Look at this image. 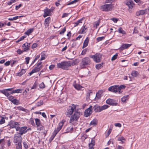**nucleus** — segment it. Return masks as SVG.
Returning <instances> with one entry per match:
<instances>
[{"label":"nucleus","instance_id":"nucleus-8","mask_svg":"<svg viewBox=\"0 0 149 149\" xmlns=\"http://www.w3.org/2000/svg\"><path fill=\"white\" fill-rule=\"evenodd\" d=\"M42 62H41L38 63L32 70V71L29 73L30 75H31L37 72H39L42 68Z\"/></svg>","mask_w":149,"mask_h":149},{"label":"nucleus","instance_id":"nucleus-60","mask_svg":"<svg viewBox=\"0 0 149 149\" xmlns=\"http://www.w3.org/2000/svg\"><path fill=\"white\" fill-rule=\"evenodd\" d=\"M24 52V50H21L20 49H18L17 50V52L18 54H20Z\"/></svg>","mask_w":149,"mask_h":149},{"label":"nucleus","instance_id":"nucleus-5","mask_svg":"<svg viewBox=\"0 0 149 149\" xmlns=\"http://www.w3.org/2000/svg\"><path fill=\"white\" fill-rule=\"evenodd\" d=\"M80 113L77 111H75L74 114H72L70 117L69 120V123L73 124L74 122H77L80 116Z\"/></svg>","mask_w":149,"mask_h":149},{"label":"nucleus","instance_id":"nucleus-4","mask_svg":"<svg viewBox=\"0 0 149 149\" xmlns=\"http://www.w3.org/2000/svg\"><path fill=\"white\" fill-rule=\"evenodd\" d=\"M71 63L70 61H64L57 63L58 68H61L65 70H68L70 67L71 66Z\"/></svg>","mask_w":149,"mask_h":149},{"label":"nucleus","instance_id":"nucleus-12","mask_svg":"<svg viewBox=\"0 0 149 149\" xmlns=\"http://www.w3.org/2000/svg\"><path fill=\"white\" fill-rule=\"evenodd\" d=\"M92 106H90L86 110L84 113V116L87 117L89 116L92 113Z\"/></svg>","mask_w":149,"mask_h":149},{"label":"nucleus","instance_id":"nucleus-30","mask_svg":"<svg viewBox=\"0 0 149 149\" xmlns=\"http://www.w3.org/2000/svg\"><path fill=\"white\" fill-rule=\"evenodd\" d=\"M35 121L36 124L37 126V127L38 126H39L41 125L42 124L41 123V122L40 120L38 118H35Z\"/></svg>","mask_w":149,"mask_h":149},{"label":"nucleus","instance_id":"nucleus-23","mask_svg":"<svg viewBox=\"0 0 149 149\" xmlns=\"http://www.w3.org/2000/svg\"><path fill=\"white\" fill-rule=\"evenodd\" d=\"M89 38L88 37H87L84 42L83 46L82 47L83 49L84 48L88 46L89 42Z\"/></svg>","mask_w":149,"mask_h":149},{"label":"nucleus","instance_id":"nucleus-57","mask_svg":"<svg viewBox=\"0 0 149 149\" xmlns=\"http://www.w3.org/2000/svg\"><path fill=\"white\" fill-rule=\"evenodd\" d=\"M67 130L68 131V132H72L73 130V127H68Z\"/></svg>","mask_w":149,"mask_h":149},{"label":"nucleus","instance_id":"nucleus-6","mask_svg":"<svg viewBox=\"0 0 149 149\" xmlns=\"http://www.w3.org/2000/svg\"><path fill=\"white\" fill-rule=\"evenodd\" d=\"M91 63V60L89 58L86 57L82 59L80 63V66L81 68H85L86 66L89 65Z\"/></svg>","mask_w":149,"mask_h":149},{"label":"nucleus","instance_id":"nucleus-48","mask_svg":"<svg viewBox=\"0 0 149 149\" xmlns=\"http://www.w3.org/2000/svg\"><path fill=\"white\" fill-rule=\"evenodd\" d=\"M29 123L33 126L35 125L34 120L32 118H30L29 121Z\"/></svg>","mask_w":149,"mask_h":149},{"label":"nucleus","instance_id":"nucleus-56","mask_svg":"<svg viewBox=\"0 0 149 149\" xmlns=\"http://www.w3.org/2000/svg\"><path fill=\"white\" fill-rule=\"evenodd\" d=\"M12 102L15 104L17 105L18 104V102L16 99H14Z\"/></svg>","mask_w":149,"mask_h":149},{"label":"nucleus","instance_id":"nucleus-26","mask_svg":"<svg viewBox=\"0 0 149 149\" xmlns=\"http://www.w3.org/2000/svg\"><path fill=\"white\" fill-rule=\"evenodd\" d=\"M87 29V28L86 27V25H83L79 31V33L80 34L85 33V31Z\"/></svg>","mask_w":149,"mask_h":149},{"label":"nucleus","instance_id":"nucleus-34","mask_svg":"<svg viewBox=\"0 0 149 149\" xmlns=\"http://www.w3.org/2000/svg\"><path fill=\"white\" fill-rule=\"evenodd\" d=\"M117 31L118 33H121L123 34H125L126 33L125 31H124L121 27L118 28Z\"/></svg>","mask_w":149,"mask_h":149},{"label":"nucleus","instance_id":"nucleus-31","mask_svg":"<svg viewBox=\"0 0 149 149\" xmlns=\"http://www.w3.org/2000/svg\"><path fill=\"white\" fill-rule=\"evenodd\" d=\"M83 18H81L78 20L77 22H75L74 23V26L76 27L78 25H79V24L80 23H82V21L83 20Z\"/></svg>","mask_w":149,"mask_h":149},{"label":"nucleus","instance_id":"nucleus-19","mask_svg":"<svg viewBox=\"0 0 149 149\" xmlns=\"http://www.w3.org/2000/svg\"><path fill=\"white\" fill-rule=\"evenodd\" d=\"M103 91L100 90L98 91V92L96 94V97L95 99L96 100H99L100 99L101 97L102 96Z\"/></svg>","mask_w":149,"mask_h":149},{"label":"nucleus","instance_id":"nucleus-47","mask_svg":"<svg viewBox=\"0 0 149 149\" xmlns=\"http://www.w3.org/2000/svg\"><path fill=\"white\" fill-rule=\"evenodd\" d=\"M105 38V37L104 36L99 37L96 38V40L97 42L103 40Z\"/></svg>","mask_w":149,"mask_h":149},{"label":"nucleus","instance_id":"nucleus-53","mask_svg":"<svg viewBox=\"0 0 149 149\" xmlns=\"http://www.w3.org/2000/svg\"><path fill=\"white\" fill-rule=\"evenodd\" d=\"M118 54L117 53L113 55L112 57L111 60L112 61L115 60L117 58Z\"/></svg>","mask_w":149,"mask_h":149},{"label":"nucleus","instance_id":"nucleus-64","mask_svg":"<svg viewBox=\"0 0 149 149\" xmlns=\"http://www.w3.org/2000/svg\"><path fill=\"white\" fill-rule=\"evenodd\" d=\"M26 62L27 64H29L30 60V58L29 57H26L25 58Z\"/></svg>","mask_w":149,"mask_h":149},{"label":"nucleus","instance_id":"nucleus-13","mask_svg":"<svg viewBox=\"0 0 149 149\" xmlns=\"http://www.w3.org/2000/svg\"><path fill=\"white\" fill-rule=\"evenodd\" d=\"M8 125L9 126L10 128H15L16 130V128L18 127V126L19 125V124L18 122L11 120Z\"/></svg>","mask_w":149,"mask_h":149},{"label":"nucleus","instance_id":"nucleus-46","mask_svg":"<svg viewBox=\"0 0 149 149\" xmlns=\"http://www.w3.org/2000/svg\"><path fill=\"white\" fill-rule=\"evenodd\" d=\"M1 119L0 120V125H2L5 123L6 121L5 120V118L2 117L1 118Z\"/></svg>","mask_w":149,"mask_h":149},{"label":"nucleus","instance_id":"nucleus-9","mask_svg":"<svg viewBox=\"0 0 149 149\" xmlns=\"http://www.w3.org/2000/svg\"><path fill=\"white\" fill-rule=\"evenodd\" d=\"M90 58L93 59V60L96 63L100 62L102 59V55L100 53H96L94 55H90Z\"/></svg>","mask_w":149,"mask_h":149},{"label":"nucleus","instance_id":"nucleus-28","mask_svg":"<svg viewBox=\"0 0 149 149\" xmlns=\"http://www.w3.org/2000/svg\"><path fill=\"white\" fill-rule=\"evenodd\" d=\"M23 90V89H18L16 90H15L14 91H13V92H10V94H13L14 93H21L22 92V91Z\"/></svg>","mask_w":149,"mask_h":149},{"label":"nucleus","instance_id":"nucleus-36","mask_svg":"<svg viewBox=\"0 0 149 149\" xmlns=\"http://www.w3.org/2000/svg\"><path fill=\"white\" fill-rule=\"evenodd\" d=\"M80 0H74L71 1L69 2L66 5L67 6L70 5L75 3L79 1Z\"/></svg>","mask_w":149,"mask_h":149},{"label":"nucleus","instance_id":"nucleus-40","mask_svg":"<svg viewBox=\"0 0 149 149\" xmlns=\"http://www.w3.org/2000/svg\"><path fill=\"white\" fill-rule=\"evenodd\" d=\"M37 130H38L39 131H41L45 129L44 127L43 126L42 124L39 126H38L37 127Z\"/></svg>","mask_w":149,"mask_h":149},{"label":"nucleus","instance_id":"nucleus-7","mask_svg":"<svg viewBox=\"0 0 149 149\" xmlns=\"http://www.w3.org/2000/svg\"><path fill=\"white\" fill-rule=\"evenodd\" d=\"M113 8L111 3L103 5L100 6V9L103 11L108 12L111 10Z\"/></svg>","mask_w":149,"mask_h":149},{"label":"nucleus","instance_id":"nucleus-62","mask_svg":"<svg viewBox=\"0 0 149 149\" xmlns=\"http://www.w3.org/2000/svg\"><path fill=\"white\" fill-rule=\"evenodd\" d=\"M87 51V50L86 49H85L83 50L82 51L81 54L82 55H85L86 54V52Z\"/></svg>","mask_w":149,"mask_h":149},{"label":"nucleus","instance_id":"nucleus-16","mask_svg":"<svg viewBox=\"0 0 149 149\" xmlns=\"http://www.w3.org/2000/svg\"><path fill=\"white\" fill-rule=\"evenodd\" d=\"M14 143H21L22 142V137L20 135L15 136L14 137Z\"/></svg>","mask_w":149,"mask_h":149},{"label":"nucleus","instance_id":"nucleus-61","mask_svg":"<svg viewBox=\"0 0 149 149\" xmlns=\"http://www.w3.org/2000/svg\"><path fill=\"white\" fill-rule=\"evenodd\" d=\"M38 46V44L36 43H34L31 46V48L33 49L36 47Z\"/></svg>","mask_w":149,"mask_h":149},{"label":"nucleus","instance_id":"nucleus-11","mask_svg":"<svg viewBox=\"0 0 149 149\" xmlns=\"http://www.w3.org/2000/svg\"><path fill=\"white\" fill-rule=\"evenodd\" d=\"M52 11V10L46 7L43 10L44 13L43 15V17L45 18L48 16H51L52 15L51 13Z\"/></svg>","mask_w":149,"mask_h":149},{"label":"nucleus","instance_id":"nucleus-22","mask_svg":"<svg viewBox=\"0 0 149 149\" xmlns=\"http://www.w3.org/2000/svg\"><path fill=\"white\" fill-rule=\"evenodd\" d=\"M146 10H142L137 12L136 13V15L137 16L142 15L146 13Z\"/></svg>","mask_w":149,"mask_h":149},{"label":"nucleus","instance_id":"nucleus-21","mask_svg":"<svg viewBox=\"0 0 149 149\" xmlns=\"http://www.w3.org/2000/svg\"><path fill=\"white\" fill-rule=\"evenodd\" d=\"M51 19V18L50 17H48L45 19L44 25L46 27L49 26Z\"/></svg>","mask_w":149,"mask_h":149},{"label":"nucleus","instance_id":"nucleus-54","mask_svg":"<svg viewBox=\"0 0 149 149\" xmlns=\"http://www.w3.org/2000/svg\"><path fill=\"white\" fill-rule=\"evenodd\" d=\"M39 87L41 88H44L45 87V85L43 82H42L40 84Z\"/></svg>","mask_w":149,"mask_h":149},{"label":"nucleus","instance_id":"nucleus-35","mask_svg":"<svg viewBox=\"0 0 149 149\" xmlns=\"http://www.w3.org/2000/svg\"><path fill=\"white\" fill-rule=\"evenodd\" d=\"M22 17V16H16L13 18H9L8 19L10 21L15 20L19 18H20Z\"/></svg>","mask_w":149,"mask_h":149},{"label":"nucleus","instance_id":"nucleus-29","mask_svg":"<svg viewBox=\"0 0 149 149\" xmlns=\"http://www.w3.org/2000/svg\"><path fill=\"white\" fill-rule=\"evenodd\" d=\"M95 145V142L92 140L91 142L89 144V148L88 149H94L93 146Z\"/></svg>","mask_w":149,"mask_h":149},{"label":"nucleus","instance_id":"nucleus-63","mask_svg":"<svg viewBox=\"0 0 149 149\" xmlns=\"http://www.w3.org/2000/svg\"><path fill=\"white\" fill-rule=\"evenodd\" d=\"M114 125L116 127H120L122 126V125L120 123H115L114 124Z\"/></svg>","mask_w":149,"mask_h":149},{"label":"nucleus","instance_id":"nucleus-45","mask_svg":"<svg viewBox=\"0 0 149 149\" xmlns=\"http://www.w3.org/2000/svg\"><path fill=\"white\" fill-rule=\"evenodd\" d=\"M109 107L107 105H104L102 106H101L102 111L103 110H105L107 109Z\"/></svg>","mask_w":149,"mask_h":149},{"label":"nucleus","instance_id":"nucleus-42","mask_svg":"<svg viewBox=\"0 0 149 149\" xmlns=\"http://www.w3.org/2000/svg\"><path fill=\"white\" fill-rule=\"evenodd\" d=\"M100 23V19H99L98 21H96L95 22L94 25V27H95L96 28H97L98 26L99 25Z\"/></svg>","mask_w":149,"mask_h":149},{"label":"nucleus","instance_id":"nucleus-59","mask_svg":"<svg viewBox=\"0 0 149 149\" xmlns=\"http://www.w3.org/2000/svg\"><path fill=\"white\" fill-rule=\"evenodd\" d=\"M8 99L11 102L14 99V97L13 96H9L8 97Z\"/></svg>","mask_w":149,"mask_h":149},{"label":"nucleus","instance_id":"nucleus-51","mask_svg":"<svg viewBox=\"0 0 149 149\" xmlns=\"http://www.w3.org/2000/svg\"><path fill=\"white\" fill-rule=\"evenodd\" d=\"M26 37V36H24L20 37L17 41V42H19L23 40Z\"/></svg>","mask_w":149,"mask_h":149},{"label":"nucleus","instance_id":"nucleus-17","mask_svg":"<svg viewBox=\"0 0 149 149\" xmlns=\"http://www.w3.org/2000/svg\"><path fill=\"white\" fill-rule=\"evenodd\" d=\"M132 45V44H123L122 45L120 48L121 50H123L128 48Z\"/></svg>","mask_w":149,"mask_h":149},{"label":"nucleus","instance_id":"nucleus-25","mask_svg":"<svg viewBox=\"0 0 149 149\" xmlns=\"http://www.w3.org/2000/svg\"><path fill=\"white\" fill-rule=\"evenodd\" d=\"M26 71V69H22L20 72L17 73H16V75L17 76L21 77L22 75L25 74Z\"/></svg>","mask_w":149,"mask_h":149},{"label":"nucleus","instance_id":"nucleus-18","mask_svg":"<svg viewBox=\"0 0 149 149\" xmlns=\"http://www.w3.org/2000/svg\"><path fill=\"white\" fill-rule=\"evenodd\" d=\"M10 89H4L3 90H0V93H2L5 95L6 96L8 97L10 95L9 93H8V91H10Z\"/></svg>","mask_w":149,"mask_h":149},{"label":"nucleus","instance_id":"nucleus-3","mask_svg":"<svg viewBox=\"0 0 149 149\" xmlns=\"http://www.w3.org/2000/svg\"><path fill=\"white\" fill-rule=\"evenodd\" d=\"M76 105L72 104L68 107L66 109L65 114L68 117H70L73 113V112L76 111Z\"/></svg>","mask_w":149,"mask_h":149},{"label":"nucleus","instance_id":"nucleus-43","mask_svg":"<svg viewBox=\"0 0 149 149\" xmlns=\"http://www.w3.org/2000/svg\"><path fill=\"white\" fill-rule=\"evenodd\" d=\"M73 86L76 89L78 90H79L81 87V86L80 85L77 84H74Z\"/></svg>","mask_w":149,"mask_h":149},{"label":"nucleus","instance_id":"nucleus-38","mask_svg":"<svg viewBox=\"0 0 149 149\" xmlns=\"http://www.w3.org/2000/svg\"><path fill=\"white\" fill-rule=\"evenodd\" d=\"M33 29H29L25 32V34L29 36L31 34V33L33 32Z\"/></svg>","mask_w":149,"mask_h":149},{"label":"nucleus","instance_id":"nucleus-37","mask_svg":"<svg viewBox=\"0 0 149 149\" xmlns=\"http://www.w3.org/2000/svg\"><path fill=\"white\" fill-rule=\"evenodd\" d=\"M131 74L133 77H136L139 75V74L137 71H133L132 72Z\"/></svg>","mask_w":149,"mask_h":149},{"label":"nucleus","instance_id":"nucleus-24","mask_svg":"<svg viewBox=\"0 0 149 149\" xmlns=\"http://www.w3.org/2000/svg\"><path fill=\"white\" fill-rule=\"evenodd\" d=\"M93 108L94 111L95 112H100L102 111L101 106H98L97 105L94 106Z\"/></svg>","mask_w":149,"mask_h":149},{"label":"nucleus","instance_id":"nucleus-27","mask_svg":"<svg viewBox=\"0 0 149 149\" xmlns=\"http://www.w3.org/2000/svg\"><path fill=\"white\" fill-rule=\"evenodd\" d=\"M116 137L117 138V140L118 141H122V140L125 141L126 140V139H125L124 137L121 135H118Z\"/></svg>","mask_w":149,"mask_h":149},{"label":"nucleus","instance_id":"nucleus-55","mask_svg":"<svg viewBox=\"0 0 149 149\" xmlns=\"http://www.w3.org/2000/svg\"><path fill=\"white\" fill-rule=\"evenodd\" d=\"M17 149H22L21 143H17V146H16Z\"/></svg>","mask_w":149,"mask_h":149},{"label":"nucleus","instance_id":"nucleus-58","mask_svg":"<svg viewBox=\"0 0 149 149\" xmlns=\"http://www.w3.org/2000/svg\"><path fill=\"white\" fill-rule=\"evenodd\" d=\"M66 29L65 27H64L62 30L60 32V34H63L66 31Z\"/></svg>","mask_w":149,"mask_h":149},{"label":"nucleus","instance_id":"nucleus-1","mask_svg":"<svg viewBox=\"0 0 149 149\" xmlns=\"http://www.w3.org/2000/svg\"><path fill=\"white\" fill-rule=\"evenodd\" d=\"M126 86L124 85H121L119 86V85H116L110 87L108 88V91L114 93L118 92L119 94L122 93V89H125Z\"/></svg>","mask_w":149,"mask_h":149},{"label":"nucleus","instance_id":"nucleus-15","mask_svg":"<svg viewBox=\"0 0 149 149\" xmlns=\"http://www.w3.org/2000/svg\"><path fill=\"white\" fill-rule=\"evenodd\" d=\"M106 103L111 106H116L117 104V103L115 102L114 100L110 98L108 99L107 100Z\"/></svg>","mask_w":149,"mask_h":149},{"label":"nucleus","instance_id":"nucleus-50","mask_svg":"<svg viewBox=\"0 0 149 149\" xmlns=\"http://www.w3.org/2000/svg\"><path fill=\"white\" fill-rule=\"evenodd\" d=\"M17 0H11L9 1L8 2L7 4L8 5L12 4L13 3L15 2Z\"/></svg>","mask_w":149,"mask_h":149},{"label":"nucleus","instance_id":"nucleus-39","mask_svg":"<svg viewBox=\"0 0 149 149\" xmlns=\"http://www.w3.org/2000/svg\"><path fill=\"white\" fill-rule=\"evenodd\" d=\"M16 109L19 111H26V110L25 108L21 106H18L16 107Z\"/></svg>","mask_w":149,"mask_h":149},{"label":"nucleus","instance_id":"nucleus-33","mask_svg":"<svg viewBox=\"0 0 149 149\" xmlns=\"http://www.w3.org/2000/svg\"><path fill=\"white\" fill-rule=\"evenodd\" d=\"M97 120L96 119H93L92 120L90 123L91 125H92L93 126L96 125L97 124Z\"/></svg>","mask_w":149,"mask_h":149},{"label":"nucleus","instance_id":"nucleus-41","mask_svg":"<svg viewBox=\"0 0 149 149\" xmlns=\"http://www.w3.org/2000/svg\"><path fill=\"white\" fill-rule=\"evenodd\" d=\"M102 65L103 63H102L100 64H98L96 65L95 68H96L98 70H99L100 68H101L102 67Z\"/></svg>","mask_w":149,"mask_h":149},{"label":"nucleus","instance_id":"nucleus-10","mask_svg":"<svg viewBox=\"0 0 149 149\" xmlns=\"http://www.w3.org/2000/svg\"><path fill=\"white\" fill-rule=\"evenodd\" d=\"M26 126H23L21 127H17L16 128V130L19 132V134L20 135H22L27 132V129Z\"/></svg>","mask_w":149,"mask_h":149},{"label":"nucleus","instance_id":"nucleus-14","mask_svg":"<svg viewBox=\"0 0 149 149\" xmlns=\"http://www.w3.org/2000/svg\"><path fill=\"white\" fill-rule=\"evenodd\" d=\"M125 3L130 9H132L135 6V4L132 0H126Z\"/></svg>","mask_w":149,"mask_h":149},{"label":"nucleus","instance_id":"nucleus-20","mask_svg":"<svg viewBox=\"0 0 149 149\" xmlns=\"http://www.w3.org/2000/svg\"><path fill=\"white\" fill-rule=\"evenodd\" d=\"M30 43L25 42L22 45V47H24L23 50L24 52H26L29 49Z\"/></svg>","mask_w":149,"mask_h":149},{"label":"nucleus","instance_id":"nucleus-49","mask_svg":"<svg viewBox=\"0 0 149 149\" xmlns=\"http://www.w3.org/2000/svg\"><path fill=\"white\" fill-rule=\"evenodd\" d=\"M134 1L136 3H139V5H141L143 3V2L141 0H134Z\"/></svg>","mask_w":149,"mask_h":149},{"label":"nucleus","instance_id":"nucleus-2","mask_svg":"<svg viewBox=\"0 0 149 149\" xmlns=\"http://www.w3.org/2000/svg\"><path fill=\"white\" fill-rule=\"evenodd\" d=\"M65 122V121L64 120H62L61 122L59 123L57 128L53 132L52 135L50 137V140L52 141L54 139L57 134L62 129Z\"/></svg>","mask_w":149,"mask_h":149},{"label":"nucleus","instance_id":"nucleus-52","mask_svg":"<svg viewBox=\"0 0 149 149\" xmlns=\"http://www.w3.org/2000/svg\"><path fill=\"white\" fill-rule=\"evenodd\" d=\"M5 144L4 139H3L0 140V145L3 146Z\"/></svg>","mask_w":149,"mask_h":149},{"label":"nucleus","instance_id":"nucleus-32","mask_svg":"<svg viewBox=\"0 0 149 149\" xmlns=\"http://www.w3.org/2000/svg\"><path fill=\"white\" fill-rule=\"evenodd\" d=\"M129 98V95H127L123 96L121 98V101L123 102H125Z\"/></svg>","mask_w":149,"mask_h":149},{"label":"nucleus","instance_id":"nucleus-44","mask_svg":"<svg viewBox=\"0 0 149 149\" xmlns=\"http://www.w3.org/2000/svg\"><path fill=\"white\" fill-rule=\"evenodd\" d=\"M112 129L111 128H109L107 131V133L106 134L105 136L106 137H107L111 134Z\"/></svg>","mask_w":149,"mask_h":149}]
</instances>
